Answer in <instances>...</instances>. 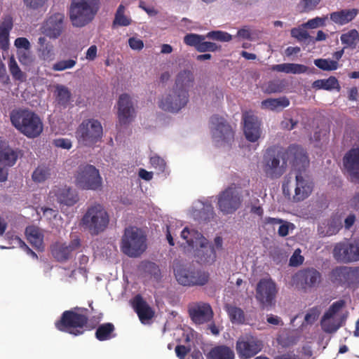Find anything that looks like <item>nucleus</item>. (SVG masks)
<instances>
[{
    "mask_svg": "<svg viewBox=\"0 0 359 359\" xmlns=\"http://www.w3.org/2000/svg\"><path fill=\"white\" fill-rule=\"evenodd\" d=\"M287 163L294 170L309 165L306 152L301 146L291 144L285 150L273 146L269 147L264 155V171L271 179L279 178L286 171Z\"/></svg>",
    "mask_w": 359,
    "mask_h": 359,
    "instance_id": "obj_1",
    "label": "nucleus"
},
{
    "mask_svg": "<svg viewBox=\"0 0 359 359\" xmlns=\"http://www.w3.org/2000/svg\"><path fill=\"white\" fill-rule=\"evenodd\" d=\"M13 126L28 138L34 139L41 135L43 123L38 114L28 109H16L10 113Z\"/></svg>",
    "mask_w": 359,
    "mask_h": 359,
    "instance_id": "obj_2",
    "label": "nucleus"
},
{
    "mask_svg": "<svg viewBox=\"0 0 359 359\" xmlns=\"http://www.w3.org/2000/svg\"><path fill=\"white\" fill-rule=\"evenodd\" d=\"M109 222L110 217L105 208L95 203L87 208L79 225L91 236H97L107 229Z\"/></svg>",
    "mask_w": 359,
    "mask_h": 359,
    "instance_id": "obj_3",
    "label": "nucleus"
},
{
    "mask_svg": "<svg viewBox=\"0 0 359 359\" xmlns=\"http://www.w3.org/2000/svg\"><path fill=\"white\" fill-rule=\"evenodd\" d=\"M147 235L142 229L129 226L123 231L120 248L129 257H139L147 248Z\"/></svg>",
    "mask_w": 359,
    "mask_h": 359,
    "instance_id": "obj_4",
    "label": "nucleus"
},
{
    "mask_svg": "<svg viewBox=\"0 0 359 359\" xmlns=\"http://www.w3.org/2000/svg\"><path fill=\"white\" fill-rule=\"evenodd\" d=\"M100 0H72L69 19L74 27H82L90 22L100 9Z\"/></svg>",
    "mask_w": 359,
    "mask_h": 359,
    "instance_id": "obj_5",
    "label": "nucleus"
},
{
    "mask_svg": "<svg viewBox=\"0 0 359 359\" xmlns=\"http://www.w3.org/2000/svg\"><path fill=\"white\" fill-rule=\"evenodd\" d=\"M309 165L304 167L299 166L294 169L295 171V188L294 194L291 196L290 180L285 181L283 183V193L288 199H292L293 202H300L307 198L313 191V183L306 174V168Z\"/></svg>",
    "mask_w": 359,
    "mask_h": 359,
    "instance_id": "obj_6",
    "label": "nucleus"
},
{
    "mask_svg": "<svg viewBox=\"0 0 359 359\" xmlns=\"http://www.w3.org/2000/svg\"><path fill=\"white\" fill-rule=\"evenodd\" d=\"M88 322V317L86 314L75 310H67L55 321V326L59 331L78 336L84 332Z\"/></svg>",
    "mask_w": 359,
    "mask_h": 359,
    "instance_id": "obj_7",
    "label": "nucleus"
},
{
    "mask_svg": "<svg viewBox=\"0 0 359 359\" xmlns=\"http://www.w3.org/2000/svg\"><path fill=\"white\" fill-rule=\"evenodd\" d=\"M74 184L83 190H98L102 186L99 170L88 163L81 164L74 174Z\"/></svg>",
    "mask_w": 359,
    "mask_h": 359,
    "instance_id": "obj_8",
    "label": "nucleus"
},
{
    "mask_svg": "<svg viewBox=\"0 0 359 359\" xmlns=\"http://www.w3.org/2000/svg\"><path fill=\"white\" fill-rule=\"evenodd\" d=\"M242 201L239 189L235 184H232L218 194V209L224 215H231L241 207Z\"/></svg>",
    "mask_w": 359,
    "mask_h": 359,
    "instance_id": "obj_9",
    "label": "nucleus"
},
{
    "mask_svg": "<svg viewBox=\"0 0 359 359\" xmlns=\"http://www.w3.org/2000/svg\"><path fill=\"white\" fill-rule=\"evenodd\" d=\"M332 253L334 259L339 263L359 262V239H346L335 243Z\"/></svg>",
    "mask_w": 359,
    "mask_h": 359,
    "instance_id": "obj_10",
    "label": "nucleus"
},
{
    "mask_svg": "<svg viewBox=\"0 0 359 359\" xmlns=\"http://www.w3.org/2000/svg\"><path fill=\"white\" fill-rule=\"evenodd\" d=\"M79 142L84 145H92L100 140L102 136V126L97 120L90 118L82 121L76 131Z\"/></svg>",
    "mask_w": 359,
    "mask_h": 359,
    "instance_id": "obj_11",
    "label": "nucleus"
},
{
    "mask_svg": "<svg viewBox=\"0 0 359 359\" xmlns=\"http://www.w3.org/2000/svg\"><path fill=\"white\" fill-rule=\"evenodd\" d=\"M177 282L184 286H203L209 280V273L194 267H177L175 269Z\"/></svg>",
    "mask_w": 359,
    "mask_h": 359,
    "instance_id": "obj_12",
    "label": "nucleus"
},
{
    "mask_svg": "<svg viewBox=\"0 0 359 359\" xmlns=\"http://www.w3.org/2000/svg\"><path fill=\"white\" fill-rule=\"evenodd\" d=\"M278 288L276 283L271 278H262L256 287L255 298L262 309L275 305Z\"/></svg>",
    "mask_w": 359,
    "mask_h": 359,
    "instance_id": "obj_13",
    "label": "nucleus"
},
{
    "mask_svg": "<svg viewBox=\"0 0 359 359\" xmlns=\"http://www.w3.org/2000/svg\"><path fill=\"white\" fill-rule=\"evenodd\" d=\"M210 122L212 136L217 143H230L233 140L234 132L224 118L213 115Z\"/></svg>",
    "mask_w": 359,
    "mask_h": 359,
    "instance_id": "obj_14",
    "label": "nucleus"
},
{
    "mask_svg": "<svg viewBox=\"0 0 359 359\" xmlns=\"http://www.w3.org/2000/svg\"><path fill=\"white\" fill-rule=\"evenodd\" d=\"M329 278L334 284L349 287L359 283V266H336L330 273Z\"/></svg>",
    "mask_w": 359,
    "mask_h": 359,
    "instance_id": "obj_15",
    "label": "nucleus"
},
{
    "mask_svg": "<svg viewBox=\"0 0 359 359\" xmlns=\"http://www.w3.org/2000/svg\"><path fill=\"white\" fill-rule=\"evenodd\" d=\"M189 95L185 90L180 91L175 88L158 102V107L165 111L177 113L188 103Z\"/></svg>",
    "mask_w": 359,
    "mask_h": 359,
    "instance_id": "obj_16",
    "label": "nucleus"
},
{
    "mask_svg": "<svg viewBox=\"0 0 359 359\" xmlns=\"http://www.w3.org/2000/svg\"><path fill=\"white\" fill-rule=\"evenodd\" d=\"M48 199L57 202L60 205L71 207L79 201L78 192L67 185H55L50 190Z\"/></svg>",
    "mask_w": 359,
    "mask_h": 359,
    "instance_id": "obj_17",
    "label": "nucleus"
},
{
    "mask_svg": "<svg viewBox=\"0 0 359 359\" xmlns=\"http://www.w3.org/2000/svg\"><path fill=\"white\" fill-rule=\"evenodd\" d=\"M263 347L262 341L252 336H245L238 339L236 349L241 358H250L259 353Z\"/></svg>",
    "mask_w": 359,
    "mask_h": 359,
    "instance_id": "obj_18",
    "label": "nucleus"
},
{
    "mask_svg": "<svg viewBox=\"0 0 359 359\" xmlns=\"http://www.w3.org/2000/svg\"><path fill=\"white\" fill-rule=\"evenodd\" d=\"M242 120L245 138L251 142H257L262 134L261 121L251 111L243 112Z\"/></svg>",
    "mask_w": 359,
    "mask_h": 359,
    "instance_id": "obj_19",
    "label": "nucleus"
},
{
    "mask_svg": "<svg viewBox=\"0 0 359 359\" xmlns=\"http://www.w3.org/2000/svg\"><path fill=\"white\" fill-rule=\"evenodd\" d=\"M188 313L192 321L198 325L208 323L213 318L210 305L203 302L189 304Z\"/></svg>",
    "mask_w": 359,
    "mask_h": 359,
    "instance_id": "obj_20",
    "label": "nucleus"
},
{
    "mask_svg": "<svg viewBox=\"0 0 359 359\" xmlns=\"http://www.w3.org/2000/svg\"><path fill=\"white\" fill-rule=\"evenodd\" d=\"M206 38L219 41H229L231 40V35L222 31H211L206 35L191 33L184 36V43L187 46L194 47L197 50L201 40H205Z\"/></svg>",
    "mask_w": 359,
    "mask_h": 359,
    "instance_id": "obj_21",
    "label": "nucleus"
},
{
    "mask_svg": "<svg viewBox=\"0 0 359 359\" xmlns=\"http://www.w3.org/2000/svg\"><path fill=\"white\" fill-rule=\"evenodd\" d=\"M297 284L307 290L316 287L321 280V273L314 268L300 270L296 273Z\"/></svg>",
    "mask_w": 359,
    "mask_h": 359,
    "instance_id": "obj_22",
    "label": "nucleus"
},
{
    "mask_svg": "<svg viewBox=\"0 0 359 359\" xmlns=\"http://www.w3.org/2000/svg\"><path fill=\"white\" fill-rule=\"evenodd\" d=\"M135 109L130 97L128 94L120 95L118 101V118L121 125H127L135 116Z\"/></svg>",
    "mask_w": 359,
    "mask_h": 359,
    "instance_id": "obj_23",
    "label": "nucleus"
},
{
    "mask_svg": "<svg viewBox=\"0 0 359 359\" xmlns=\"http://www.w3.org/2000/svg\"><path fill=\"white\" fill-rule=\"evenodd\" d=\"M343 164L351 181L359 183V149H350L343 158Z\"/></svg>",
    "mask_w": 359,
    "mask_h": 359,
    "instance_id": "obj_24",
    "label": "nucleus"
},
{
    "mask_svg": "<svg viewBox=\"0 0 359 359\" xmlns=\"http://www.w3.org/2000/svg\"><path fill=\"white\" fill-rule=\"evenodd\" d=\"M20 154L21 150L12 148L8 141L0 137V163L12 167L16 163Z\"/></svg>",
    "mask_w": 359,
    "mask_h": 359,
    "instance_id": "obj_25",
    "label": "nucleus"
},
{
    "mask_svg": "<svg viewBox=\"0 0 359 359\" xmlns=\"http://www.w3.org/2000/svg\"><path fill=\"white\" fill-rule=\"evenodd\" d=\"M80 245V239L78 238L71 241L68 245L57 243L52 248V255L57 261L63 262L69 259L72 252L78 249Z\"/></svg>",
    "mask_w": 359,
    "mask_h": 359,
    "instance_id": "obj_26",
    "label": "nucleus"
},
{
    "mask_svg": "<svg viewBox=\"0 0 359 359\" xmlns=\"http://www.w3.org/2000/svg\"><path fill=\"white\" fill-rule=\"evenodd\" d=\"M65 15L56 13L51 15L43 25L44 33L50 38L56 39L60 36L63 30Z\"/></svg>",
    "mask_w": 359,
    "mask_h": 359,
    "instance_id": "obj_27",
    "label": "nucleus"
},
{
    "mask_svg": "<svg viewBox=\"0 0 359 359\" xmlns=\"http://www.w3.org/2000/svg\"><path fill=\"white\" fill-rule=\"evenodd\" d=\"M131 305L142 323H148L154 316V310L140 294H137L131 300Z\"/></svg>",
    "mask_w": 359,
    "mask_h": 359,
    "instance_id": "obj_28",
    "label": "nucleus"
},
{
    "mask_svg": "<svg viewBox=\"0 0 359 359\" xmlns=\"http://www.w3.org/2000/svg\"><path fill=\"white\" fill-rule=\"evenodd\" d=\"M342 228L341 221L339 216H332L326 223L318 227V233L321 237L336 235Z\"/></svg>",
    "mask_w": 359,
    "mask_h": 359,
    "instance_id": "obj_29",
    "label": "nucleus"
},
{
    "mask_svg": "<svg viewBox=\"0 0 359 359\" xmlns=\"http://www.w3.org/2000/svg\"><path fill=\"white\" fill-rule=\"evenodd\" d=\"M181 237L186 241L188 246L191 248L204 246V244L207 243V239L201 233L195 229H190L188 227H185L182 231Z\"/></svg>",
    "mask_w": 359,
    "mask_h": 359,
    "instance_id": "obj_30",
    "label": "nucleus"
},
{
    "mask_svg": "<svg viewBox=\"0 0 359 359\" xmlns=\"http://www.w3.org/2000/svg\"><path fill=\"white\" fill-rule=\"evenodd\" d=\"M194 83V76L189 69L180 71L176 76L174 88L182 91L185 90L189 94V90Z\"/></svg>",
    "mask_w": 359,
    "mask_h": 359,
    "instance_id": "obj_31",
    "label": "nucleus"
},
{
    "mask_svg": "<svg viewBox=\"0 0 359 359\" xmlns=\"http://www.w3.org/2000/svg\"><path fill=\"white\" fill-rule=\"evenodd\" d=\"M13 27V18L8 15L0 22V48L6 50L9 46V33Z\"/></svg>",
    "mask_w": 359,
    "mask_h": 359,
    "instance_id": "obj_32",
    "label": "nucleus"
},
{
    "mask_svg": "<svg viewBox=\"0 0 359 359\" xmlns=\"http://www.w3.org/2000/svg\"><path fill=\"white\" fill-rule=\"evenodd\" d=\"M26 238L33 248L39 250H43V235L39 228L29 226L25 229Z\"/></svg>",
    "mask_w": 359,
    "mask_h": 359,
    "instance_id": "obj_33",
    "label": "nucleus"
},
{
    "mask_svg": "<svg viewBox=\"0 0 359 359\" xmlns=\"http://www.w3.org/2000/svg\"><path fill=\"white\" fill-rule=\"evenodd\" d=\"M356 8L343 9L330 13V20L335 24L344 25L352 21L358 15Z\"/></svg>",
    "mask_w": 359,
    "mask_h": 359,
    "instance_id": "obj_34",
    "label": "nucleus"
},
{
    "mask_svg": "<svg viewBox=\"0 0 359 359\" xmlns=\"http://www.w3.org/2000/svg\"><path fill=\"white\" fill-rule=\"evenodd\" d=\"M196 252L198 262L201 264H212L216 259V252L212 245H208V241L204 246H199Z\"/></svg>",
    "mask_w": 359,
    "mask_h": 359,
    "instance_id": "obj_35",
    "label": "nucleus"
},
{
    "mask_svg": "<svg viewBox=\"0 0 359 359\" xmlns=\"http://www.w3.org/2000/svg\"><path fill=\"white\" fill-rule=\"evenodd\" d=\"M207 359H235L233 350L225 345L216 346L210 349Z\"/></svg>",
    "mask_w": 359,
    "mask_h": 359,
    "instance_id": "obj_36",
    "label": "nucleus"
},
{
    "mask_svg": "<svg viewBox=\"0 0 359 359\" xmlns=\"http://www.w3.org/2000/svg\"><path fill=\"white\" fill-rule=\"evenodd\" d=\"M290 104L289 99L285 96H283L278 98H268L262 100L261 107L262 109L271 111H281L283 109L287 107Z\"/></svg>",
    "mask_w": 359,
    "mask_h": 359,
    "instance_id": "obj_37",
    "label": "nucleus"
},
{
    "mask_svg": "<svg viewBox=\"0 0 359 359\" xmlns=\"http://www.w3.org/2000/svg\"><path fill=\"white\" fill-rule=\"evenodd\" d=\"M271 69L278 72L297 74L306 73L308 71V67L301 64L283 63L272 65Z\"/></svg>",
    "mask_w": 359,
    "mask_h": 359,
    "instance_id": "obj_38",
    "label": "nucleus"
},
{
    "mask_svg": "<svg viewBox=\"0 0 359 359\" xmlns=\"http://www.w3.org/2000/svg\"><path fill=\"white\" fill-rule=\"evenodd\" d=\"M224 309L233 324L243 325L245 323V315L242 309L229 304H226Z\"/></svg>",
    "mask_w": 359,
    "mask_h": 359,
    "instance_id": "obj_39",
    "label": "nucleus"
},
{
    "mask_svg": "<svg viewBox=\"0 0 359 359\" xmlns=\"http://www.w3.org/2000/svg\"><path fill=\"white\" fill-rule=\"evenodd\" d=\"M115 327L111 323H105L100 325L95 333V337L100 341L109 340L116 337Z\"/></svg>",
    "mask_w": 359,
    "mask_h": 359,
    "instance_id": "obj_40",
    "label": "nucleus"
},
{
    "mask_svg": "<svg viewBox=\"0 0 359 359\" xmlns=\"http://www.w3.org/2000/svg\"><path fill=\"white\" fill-rule=\"evenodd\" d=\"M55 101L57 104L66 108L71 99V92L69 88L63 85H57L55 90Z\"/></svg>",
    "mask_w": 359,
    "mask_h": 359,
    "instance_id": "obj_41",
    "label": "nucleus"
},
{
    "mask_svg": "<svg viewBox=\"0 0 359 359\" xmlns=\"http://www.w3.org/2000/svg\"><path fill=\"white\" fill-rule=\"evenodd\" d=\"M312 87L317 90L323 89L325 90H332L337 89L338 91H339L341 88L337 79L332 76L327 79H318L312 83Z\"/></svg>",
    "mask_w": 359,
    "mask_h": 359,
    "instance_id": "obj_42",
    "label": "nucleus"
},
{
    "mask_svg": "<svg viewBox=\"0 0 359 359\" xmlns=\"http://www.w3.org/2000/svg\"><path fill=\"white\" fill-rule=\"evenodd\" d=\"M340 40L341 43L344 45V48L354 49L359 42V33L355 29H351L342 34Z\"/></svg>",
    "mask_w": 359,
    "mask_h": 359,
    "instance_id": "obj_43",
    "label": "nucleus"
},
{
    "mask_svg": "<svg viewBox=\"0 0 359 359\" xmlns=\"http://www.w3.org/2000/svg\"><path fill=\"white\" fill-rule=\"evenodd\" d=\"M287 81L285 79H273L269 81L264 90L267 94L282 93L284 91L287 86Z\"/></svg>",
    "mask_w": 359,
    "mask_h": 359,
    "instance_id": "obj_44",
    "label": "nucleus"
},
{
    "mask_svg": "<svg viewBox=\"0 0 359 359\" xmlns=\"http://www.w3.org/2000/svg\"><path fill=\"white\" fill-rule=\"evenodd\" d=\"M50 175V168L45 165H39L34 170L32 178L34 182L41 183L48 180Z\"/></svg>",
    "mask_w": 359,
    "mask_h": 359,
    "instance_id": "obj_45",
    "label": "nucleus"
},
{
    "mask_svg": "<svg viewBox=\"0 0 359 359\" xmlns=\"http://www.w3.org/2000/svg\"><path fill=\"white\" fill-rule=\"evenodd\" d=\"M8 69L11 74L15 81H23L25 79V74L18 66L14 56H11L8 60Z\"/></svg>",
    "mask_w": 359,
    "mask_h": 359,
    "instance_id": "obj_46",
    "label": "nucleus"
},
{
    "mask_svg": "<svg viewBox=\"0 0 359 359\" xmlns=\"http://www.w3.org/2000/svg\"><path fill=\"white\" fill-rule=\"evenodd\" d=\"M314 65L323 71H333L338 68V62L330 59H316Z\"/></svg>",
    "mask_w": 359,
    "mask_h": 359,
    "instance_id": "obj_47",
    "label": "nucleus"
},
{
    "mask_svg": "<svg viewBox=\"0 0 359 359\" xmlns=\"http://www.w3.org/2000/svg\"><path fill=\"white\" fill-rule=\"evenodd\" d=\"M283 221L281 219L273 218V217H266L264 219L265 224H281L278 230V233L281 237H285L289 233V223L285 222L282 224Z\"/></svg>",
    "mask_w": 359,
    "mask_h": 359,
    "instance_id": "obj_48",
    "label": "nucleus"
},
{
    "mask_svg": "<svg viewBox=\"0 0 359 359\" xmlns=\"http://www.w3.org/2000/svg\"><path fill=\"white\" fill-rule=\"evenodd\" d=\"M125 7L122 4L119 5L115 14L114 24L119 26H128L130 25L131 20L124 15Z\"/></svg>",
    "mask_w": 359,
    "mask_h": 359,
    "instance_id": "obj_49",
    "label": "nucleus"
},
{
    "mask_svg": "<svg viewBox=\"0 0 359 359\" xmlns=\"http://www.w3.org/2000/svg\"><path fill=\"white\" fill-rule=\"evenodd\" d=\"M320 314V311L317 306L310 309L304 316V320L302 324V327H305L308 325H313L318 318Z\"/></svg>",
    "mask_w": 359,
    "mask_h": 359,
    "instance_id": "obj_50",
    "label": "nucleus"
},
{
    "mask_svg": "<svg viewBox=\"0 0 359 359\" xmlns=\"http://www.w3.org/2000/svg\"><path fill=\"white\" fill-rule=\"evenodd\" d=\"M76 64V57H74V59L59 60L53 65L52 69L57 72H62L73 68Z\"/></svg>",
    "mask_w": 359,
    "mask_h": 359,
    "instance_id": "obj_51",
    "label": "nucleus"
},
{
    "mask_svg": "<svg viewBox=\"0 0 359 359\" xmlns=\"http://www.w3.org/2000/svg\"><path fill=\"white\" fill-rule=\"evenodd\" d=\"M331 318H325V316H323L320 321L322 330L329 334L335 332L340 327V325L337 324L333 320H330Z\"/></svg>",
    "mask_w": 359,
    "mask_h": 359,
    "instance_id": "obj_52",
    "label": "nucleus"
},
{
    "mask_svg": "<svg viewBox=\"0 0 359 359\" xmlns=\"http://www.w3.org/2000/svg\"><path fill=\"white\" fill-rule=\"evenodd\" d=\"M346 306V302L344 299H339L332 303L328 310L324 313L325 318H332L342 308Z\"/></svg>",
    "mask_w": 359,
    "mask_h": 359,
    "instance_id": "obj_53",
    "label": "nucleus"
},
{
    "mask_svg": "<svg viewBox=\"0 0 359 359\" xmlns=\"http://www.w3.org/2000/svg\"><path fill=\"white\" fill-rule=\"evenodd\" d=\"M221 49V46H218L217 43L210 42V41H205V40H201L200 42V45L198 46V52L205 53V52H215Z\"/></svg>",
    "mask_w": 359,
    "mask_h": 359,
    "instance_id": "obj_54",
    "label": "nucleus"
},
{
    "mask_svg": "<svg viewBox=\"0 0 359 359\" xmlns=\"http://www.w3.org/2000/svg\"><path fill=\"white\" fill-rule=\"evenodd\" d=\"M39 56L43 60H52L54 57L53 47L51 44L39 48Z\"/></svg>",
    "mask_w": 359,
    "mask_h": 359,
    "instance_id": "obj_55",
    "label": "nucleus"
},
{
    "mask_svg": "<svg viewBox=\"0 0 359 359\" xmlns=\"http://www.w3.org/2000/svg\"><path fill=\"white\" fill-rule=\"evenodd\" d=\"M144 268L145 272L151 274L154 278L158 279L160 277L161 271L159 267L155 263L151 262H147Z\"/></svg>",
    "mask_w": 359,
    "mask_h": 359,
    "instance_id": "obj_56",
    "label": "nucleus"
},
{
    "mask_svg": "<svg viewBox=\"0 0 359 359\" xmlns=\"http://www.w3.org/2000/svg\"><path fill=\"white\" fill-rule=\"evenodd\" d=\"M291 36L299 41H303L309 39V33L302 28H293L291 29Z\"/></svg>",
    "mask_w": 359,
    "mask_h": 359,
    "instance_id": "obj_57",
    "label": "nucleus"
},
{
    "mask_svg": "<svg viewBox=\"0 0 359 359\" xmlns=\"http://www.w3.org/2000/svg\"><path fill=\"white\" fill-rule=\"evenodd\" d=\"M304 260V257L301 255V250L297 249L290 259V265L292 266H298L303 263Z\"/></svg>",
    "mask_w": 359,
    "mask_h": 359,
    "instance_id": "obj_58",
    "label": "nucleus"
},
{
    "mask_svg": "<svg viewBox=\"0 0 359 359\" xmlns=\"http://www.w3.org/2000/svg\"><path fill=\"white\" fill-rule=\"evenodd\" d=\"M47 0H23L25 6L31 10H37L43 6Z\"/></svg>",
    "mask_w": 359,
    "mask_h": 359,
    "instance_id": "obj_59",
    "label": "nucleus"
},
{
    "mask_svg": "<svg viewBox=\"0 0 359 359\" xmlns=\"http://www.w3.org/2000/svg\"><path fill=\"white\" fill-rule=\"evenodd\" d=\"M325 18L316 17L307 21L304 24V26L306 28L315 29L318 27L323 26L325 25Z\"/></svg>",
    "mask_w": 359,
    "mask_h": 359,
    "instance_id": "obj_60",
    "label": "nucleus"
},
{
    "mask_svg": "<svg viewBox=\"0 0 359 359\" xmlns=\"http://www.w3.org/2000/svg\"><path fill=\"white\" fill-rule=\"evenodd\" d=\"M200 213L201 217H203L205 220H209L215 215L214 209L211 204L205 205Z\"/></svg>",
    "mask_w": 359,
    "mask_h": 359,
    "instance_id": "obj_61",
    "label": "nucleus"
},
{
    "mask_svg": "<svg viewBox=\"0 0 359 359\" xmlns=\"http://www.w3.org/2000/svg\"><path fill=\"white\" fill-rule=\"evenodd\" d=\"M54 144L57 147L69 149L72 147L70 140L65 138H59L54 140Z\"/></svg>",
    "mask_w": 359,
    "mask_h": 359,
    "instance_id": "obj_62",
    "label": "nucleus"
},
{
    "mask_svg": "<svg viewBox=\"0 0 359 359\" xmlns=\"http://www.w3.org/2000/svg\"><path fill=\"white\" fill-rule=\"evenodd\" d=\"M128 44L133 50H140L144 47V43L141 39L131 37L128 39Z\"/></svg>",
    "mask_w": 359,
    "mask_h": 359,
    "instance_id": "obj_63",
    "label": "nucleus"
},
{
    "mask_svg": "<svg viewBox=\"0 0 359 359\" xmlns=\"http://www.w3.org/2000/svg\"><path fill=\"white\" fill-rule=\"evenodd\" d=\"M350 208L359 211V191H356L348 202Z\"/></svg>",
    "mask_w": 359,
    "mask_h": 359,
    "instance_id": "obj_64",
    "label": "nucleus"
}]
</instances>
